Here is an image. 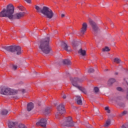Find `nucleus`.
Here are the masks:
<instances>
[{
	"label": "nucleus",
	"mask_w": 128,
	"mask_h": 128,
	"mask_svg": "<svg viewBox=\"0 0 128 128\" xmlns=\"http://www.w3.org/2000/svg\"><path fill=\"white\" fill-rule=\"evenodd\" d=\"M38 48L44 54H50L52 50V48L50 46V37H46L40 40L38 44Z\"/></svg>",
	"instance_id": "1"
},
{
	"label": "nucleus",
	"mask_w": 128,
	"mask_h": 128,
	"mask_svg": "<svg viewBox=\"0 0 128 128\" xmlns=\"http://www.w3.org/2000/svg\"><path fill=\"white\" fill-rule=\"evenodd\" d=\"M128 128V125L126 124H124L122 126V128Z\"/></svg>",
	"instance_id": "34"
},
{
	"label": "nucleus",
	"mask_w": 128,
	"mask_h": 128,
	"mask_svg": "<svg viewBox=\"0 0 128 128\" xmlns=\"http://www.w3.org/2000/svg\"><path fill=\"white\" fill-rule=\"evenodd\" d=\"M121 100V98L120 97H118L117 98H116V102H118L119 100Z\"/></svg>",
	"instance_id": "32"
},
{
	"label": "nucleus",
	"mask_w": 128,
	"mask_h": 128,
	"mask_svg": "<svg viewBox=\"0 0 128 128\" xmlns=\"http://www.w3.org/2000/svg\"><path fill=\"white\" fill-rule=\"evenodd\" d=\"M35 8L36 10L38 12L42 14H44L46 18H49V20L52 18L54 17V12L48 7L43 6L42 8V9L40 8V6H35Z\"/></svg>",
	"instance_id": "3"
},
{
	"label": "nucleus",
	"mask_w": 128,
	"mask_h": 128,
	"mask_svg": "<svg viewBox=\"0 0 128 128\" xmlns=\"http://www.w3.org/2000/svg\"><path fill=\"white\" fill-rule=\"evenodd\" d=\"M1 94L4 96H14L18 94V90L8 88H3L1 90Z\"/></svg>",
	"instance_id": "5"
},
{
	"label": "nucleus",
	"mask_w": 128,
	"mask_h": 128,
	"mask_svg": "<svg viewBox=\"0 0 128 128\" xmlns=\"http://www.w3.org/2000/svg\"><path fill=\"white\" fill-rule=\"evenodd\" d=\"M78 54H80V56H86V50H82V49L80 48L78 50Z\"/></svg>",
	"instance_id": "18"
},
{
	"label": "nucleus",
	"mask_w": 128,
	"mask_h": 128,
	"mask_svg": "<svg viewBox=\"0 0 128 128\" xmlns=\"http://www.w3.org/2000/svg\"><path fill=\"white\" fill-rule=\"evenodd\" d=\"M117 90H118L119 92H122V88H120V87H118V88H117Z\"/></svg>",
	"instance_id": "33"
},
{
	"label": "nucleus",
	"mask_w": 128,
	"mask_h": 128,
	"mask_svg": "<svg viewBox=\"0 0 128 128\" xmlns=\"http://www.w3.org/2000/svg\"><path fill=\"white\" fill-rule=\"evenodd\" d=\"M89 22L94 32H98L100 30V29L98 28V25H96V22H94V20L90 19V18H89Z\"/></svg>",
	"instance_id": "8"
},
{
	"label": "nucleus",
	"mask_w": 128,
	"mask_h": 128,
	"mask_svg": "<svg viewBox=\"0 0 128 128\" xmlns=\"http://www.w3.org/2000/svg\"><path fill=\"white\" fill-rule=\"evenodd\" d=\"M58 111V114H62L66 112V109L64 108V106L62 104H60L57 107Z\"/></svg>",
	"instance_id": "10"
},
{
	"label": "nucleus",
	"mask_w": 128,
	"mask_h": 128,
	"mask_svg": "<svg viewBox=\"0 0 128 128\" xmlns=\"http://www.w3.org/2000/svg\"><path fill=\"white\" fill-rule=\"evenodd\" d=\"M110 119H108L105 124L104 125V126L105 128L108 127V126H110Z\"/></svg>",
	"instance_id": "22"
},
{
	"label": "nucleus",
	"mask_w": 128,
	"mask_h": 128,
	"mask_svg": "<svg viewBox=\"0 0 128 128\" xmlns=\"http://www.w3.org/2000/svg\"><path fill=\"white\" fill-rule=\"evenodd\" d=\"M126 82L127 84L128 85V82H127V81H126Z\"/></svg>",
	"instance_id": "44"
},
{
	"label": "nucleus",
	"mask_w": 128,
	"mask_h": 128,
	"mask_svg": "<svg viewBox=\"0 0 128 128\" xmlns=\"http://www.w3.org/2000/svg\"><path fill=\"white\" fill-rule=\"evenodd\" d=\"M114 24L112 22L111 24V28H114Z\"/></svg>",
	"instance_id": "41"
},
{
	"label": "nucleus",
	"mask_w": 128,
	"mask_h": 128,
	"mask_svg": "<svg viewBox=\"0 0 128 128\" xmlns=\"http://www.w3.org/2000/svg\"><path fill=\"white\" fill-rule=\"evenodd\" d=\"M24 14H26V12H20L16 13L14 14L15 18H16L17 20H20V18L24 16Z\"/></svg>",
	"instance_id": "13"
},
{
	"label": "nucleus",
	"mask_w": 128,
	"mask_h": 128,
	"mask_svg": "<svg viewBox=\"0 0 128 128\" xmlns=\"http://www.w3.org/2000/svg\"><path fill=\"white\" fill-rule=\"evenodd\" d=\"M88 72L92 74V72H94V70L92 68H90L88 69Z\"/></svg>",
	"instance_id": "25"
},
{
	"label": "nucleus",
	"mask_w": 128,
	"mask_h": 128,
	"mask_svg": "<svg viewBox=\"0 0 128 128\" xmlns=\"http://www.w3.org/2000/svg\"><path fill=\"white\" fill-rule=\"evenodd\" d=\"M22 94H24L25 92H26V90L24 89H22Z\"/></svg>",
	"instance_id": "37"
},
{
	"label": "nucleus",
	"mask_w": 128,
	"mask_h": 128,
	"mask_svg": "<svg viewBox=\"0 0 128 128\" xmlns=\"http://www.w3.org/2000/svg\"><path fill=\"white\" fill-rule=\"evenodd\" d=\"M9 128H17L18 123L16 122H8Z\"/></svg>",
	"instance_id": "14"
},
{
	"label": "nucleus",
	"mask_w": 128,
	"mask_h": 128,
	"mask_svg": "<svg viewBox=\"0 0 128 128\" xmlns=\"http://www.w3.org/2000/svg\"><path fill=\"white\" fill-rule=\"evenodd\" d=\"M114 62L116 64H120V59L118 58H115L114 60Z\"/></svg>",
	"instance_id": "23"
},
{
	"label": "nucleus",
	"mask_w": 128,
	"mask_h": 128,
	"mask_svg": "<svg viewBox=\"0 0 128 128\" xmlns=\"http://www.w3.org/2000/svg\"><path fill=\"white\" fill-rule=\"evenodd\" d=\"M48 120L46 118H42L37 123H36V126H40L42 128H46V122Z\"/></svg>",
	"instance_id": "9"
},
{
	"label": "nucleus",
	"mask_w": 128,
	"mask_h": 128,
	"mask_svg": "<svg viewBox=\"0 0 128 128\" xmlns=\"http://www.w3.org/2000/svg\"><path fill=\"white\" fill-rule=\"evenodd\" d=\"M110 49L108 46L105 47L102 49V52H110Z\"/></svg>",
	"instance_id": "24"
},
{
	"label": "nucleus",
	"mask_w": 128,
	"mask_h": 128,
	"mask_svg": "<svg viewBox=\"0 0 128 128\" xmlns=\"http://www.w3.org/2000/svg\"><path fill=\"white\" fill-rule=\"evenodd\" d=\"M34 103L30 102L27 105V110L28 112H30L32 108H34Z\"/></svg>",
	"instance_id": "15"
},
{
	"label": "nucleus",
	"mask_w": 128,
	"mask_h": 128,
	"mask_svg": "<svg viewBox=\"0 0 128 128\" xmlns=\"http://www.w3.org/2000/svg\"><path fill=\"white\" fill-rule=\"evenodd\" d=\"M120 34H124V32H123L122 30L120 31Z\"/></svg>",
	"instance_id": "43"
},
{
	"label": "nucleus",
	"mask_w": 128,
	"mask_h": 128,
	"mask_svg": "<svg viewBox=\"0 0 128 128\" xmlns=\"http://www.w3.org/2000/svg\"><path fill=\"white\" fill-rule=\"evenodd\" d=\"M70 80L74 86H75V88H78V90L84 92V94H86V90H84V88L82 87L79 86L77 82H78V80H80L78 78H70Z\"/></svg>",
	"instance_id": "6"
},
{
	"label": "nucleus",
	"mask_w": 128,
	"mask_h": 128,
	"mask_svg": "<svg viewBox=\"0 0 128 128\" xmlns=\"http://www.w3.org/2000/svg\"><path fill=\"white\" fill-rule=\"evenodd\" d=\"M60 114L58 112H57L56 114V118H60Z\"/></svg>",
	"instance_id": "31"
},
{
	"label": "nucleus",
	"mask_w": 128,
	"mask_h": 128,
	"mask_svg": "<svg viewBox=\"0 0 128 128\" xmlns=\"http://www.w3.org/2000/svg\"><path fill=\"white\" fill-rule=\"evenodd\" d=\"M38 106H40V104H38Z\"/></svg>",
	"instance_id": "46"
},
{
	"label": "nucleus",
	"mask_w": 128,
	"mask_h": 128,
	"mask_svg": "<svg viewBox=\"0 0 128 128\" xmlns=\"http://www.w3.org/2000/svg\"><path fill=\"white\" fill-rule=\"evenodd\" d=\"M8 114V111L6 110H3L0 112V114H2V116H6Z\"/></svg>",
	"instance_id": "21"
},
{
	"label": "nucleus",
	"mask_w": 128,
	"mask_h": 128,
	"mask_svg": "<svg viewBox=\"0 0 128 128\" xmlns=\"http://www.w3.org/2000/svg\"><path fill=\"white\" fill-rule=\"evenodd\" d=\"M88 24H86V22L83 23V24H82V28L80 32V34H86V32Z\"/></svg>",
	"instance_id": "12"
},
{
	"label": "nucleus",
	"mask_w": 128,
	"mask_h": 128,
	"mask_svg": "<svg viewBox=\"0 0 128 128\" xmlns=\"http://www.w3.org/2000/svg\"><path fill=\"white\" fill-rule=\"evenodd\" d=\"M76 100L78 104H79V106L82 105V98H80V96H76Z\"/></svg>",
	"instance_id": "16"
},
{
	"label": "nucleus",
	"mask_w": 128,
	"mask_h": 128,
	"mask_svg": "<svg viewBox=\"0 0 128 128\" xmlns=\"http://www.w3.org/2000/svg\"><path fill=\"white\" fill-rule=\"evenodd\" d=\"M62 96V98L64 99L66 98V94H64Z\"/></svg>",
	"instance_id": "38"
},
{
	"label": "nucleus",
	"mask_w": 128,
	"mask_h": 128,
	"mask_svg": "<svg viewBox=\"0 0 128 128\" xmlns=\"http://www.w3.org/2000/svg\"><path fill=\"white\" fill-rule=\"evenodd\" d=\"M56 34H58V32H57V31H56Z\"/></svg>",
	"instance_id": "45"
},
{
	"label": "nucleus",
	"mask_w": 128,
	"mask_h": 128,
	"mask_svg": "<svg viewBox=\"0 0 128 128\" xmlns=\"http://www.w3.org/2000/svg\"><path fill=\"white\" fill-rule=\"evenodd\" d=\"M116 82V80L114 78H110L108 80V84L109 86H112L114 82Z\"/></svg>",
	"instance_id": "20"
},
{
	"label": "nucleus",
	"mask_w": 128,
	"mask_h": 128,
	"mask_svg": "<svg viewBox=\"0 0 128 128\" xmlns=\"http://www.w3.org/2000/svg\"><path fill=\"white\" fill-rule=\"evenodd\" d=\"M61 46L62 48H64V50H66V52H72V48H70V46H68V44L65 42H62Z\"/></svg>",
	"instance_id": "11"
},
{
	"label": "nucleus",
	"mask_w": 128,
	"mask_h": 128,
	"mask_svg": "<svg viewBox=\"0 0 128 128\" xmlns=\"http://www.w3.org/2000/svg\"><path fill=\"white\" fill-rule=\"evenodd\" d=\"M50 108H46L44 109V114L45 116H48L50 114Z\"/></svg>",
	"instance_id": "17"
},
{
	"label": "nucleus",
	"mask_w": 128,
	"mask_h": 128,
	"mask_svg": "<svg viewBox=\"0 0 128 128\" xmlns=\"http://www.w3.org/2000/svg\"><path fill=\"white\" fill-rule=\"evenodd\" d=\"M4 50H5L7 52H16V54H22V48L20 46H4Z\"/></svg>",
	"instance_id": "4"
},
{
	"label": "nucleus",
	"mask_w": 128,
	"mask_h": 128,
	"mask_svg": "<svg viewBox=\"0 0 128 128\" xmlns=\"http://www.w3.org/2000/svg\"><path fill=\"white\" fill-rule=\"evenodd\" d=\"M12 68L14 70H16L18 68V66L16 65H12Z\"/></svg>",
	"instance_id": "30"
},
{
	"label": "nucleus",
	"mask_w": 128,
	"mask_h": 128,
	"mask_svg": "<svg viewBox=\"0 0 128 128\" xmlns=\"http://www.w3.org/2000/svg\"><path fill=\"white\" fill-rule=\"evenodd\" d=\"M18 8L20 10H24V9L22 8V6H18Z\"/></svg>",
	"instance_id": "35"
},
{
	"label": "nucleus",
	"mask_w": 128,
	"mask_h": 128,
	"mask_svg": "<svg viewBox=\"0 0 128 128\" xmlns=\"http://www.w3.org/2000/svg\"><path fill=\"white\" fill-rule=\"evenodd\" d=\"M26 2H28V4H30V0H24Z\"/></svg>",
	"instance_id": "36"
},
{
	"label": "nucleus",
	"mask_w": 128,
	"mask_h": 128,
	"mask_svg": "<svg viewBox=\"0 0 128 128\" xmlns=\"http://www.w3.org/2000/svg\"><path fill=\"white\" fill-rule=\"evenodd\" d=\"M19 128H26V127L24 124H20L18 125Z\"/></svg>",
	"instance_id": "28"
},
{
	"label": "nucleus",
	"mask_w": 128,
	"mask_h": 128,
	"mask_svg": "<svg viewBox=\"0 0 128 128\" xmlns=\"http://www.w3.org/2000/svg\"><path fill=\"white\" fill-rule=\"evenodd\" d=\"M62 62L64 64H66L67 66H68L70 64H71L72 62H70V60L68 59H65L62 60Z\"/></svg>",
	"instance_id": "19"
},
{
	"label": "nucleus",
	"mask_w": 128,
	"mask_h": 128,
	"mask_svg": "<svg viewBox=\"0 0 128 128\" xmlns=\"http://www.w3.org/2000/svg\"><path fill=\"white\" fill-rule=\"evenodd\" d=\"M106 112L108 114H110V109L107 110Z\"/></svg>",
	"instance_id": "40"
},
{
	"label": "nucleus",
	"mask_w": 128,
	"mask_h": 128,
	"mask_svg": "<svg viewBox=\"0 0 128 128\" xmlns=\"http://www.w3.org/2000/svg\"><path fill=\"white\" fill-rule=\"evenodd\" d=\"M14 8L12 5L9 4L6 6V8H4L0 12V18H8L10 20H14Z\"/></svg>",
	"instance_id": "2"
},
{
	"label": "nucleus",
	"mask_w": 128,
	"mask_h": 128,
	"mask_svg": "<svg viewBox=\"0 0 128 128\" xmlns=\"http://www.w3.org/2000/svg\"><path fill=\"white\" fill-rule=\"evenodd\" d=\"M78 42H72V46L74 48H76V46H78Z\"/></svg>",
	"instance_id": "29"
},
{
	"label": "nucleus",
	"mask_w": 128,
	"mask_h": 128,
	"mask_svg": "<svg viewBox=\"0 0 128 128\" xmlns=\"http://www.w3.org/2000/svg\"><path fill=\"white\" fill-rule=\"evenodd\" d=\"M105 110H108L109 109L108 106H106L104 108Z\"/></svg>",
	"instance_id": "39"
},
{
	"label": "nucleus",
	"mask_w": 128,
	"mask_h": 128,
	"mask_svg": "<svg viewBox=\"0 0 128 128\" xmlns=\"http://www.w3.org/2000/svg\"><path fill=\"white\" fill-rule=\"evenodd\" d=\"M61 124L64 126H74V124L72 120V117H68L64 120V122H62Z\"/></svg>",
	"instance_id": "7"
},
{
	"label": "nucleus",
	"mask_w": 128,
	"mask_h": 128,
	"mask_svg": "<svg viewBox=\"0 0 128 128\" xmlns=\"http://www.w3.org/2000/svg\"><path fill=\"white\" fill-rule=\"evenodd\" d=\"M61 16H62V18H64V14H61Z\"/></svg>",
	"instance_id": "42"
},
{
	"label": "nucleus",
	"mask_w": 128,
	"mask_h": 128,
	"mask_svg": "<svg viewBox=\"0 0 128 128\" xmlns=\"http://www.w3.org/2000/svg\"><path fill=\"white\" fill-rule=\"evenodd\" d=\"M128 114V112L126 111H124L122 112L120 114V116H124L125 114Z\"/></svg>",
	"instance_id": "26"
},
{
	"label": "nucleus",
	"mask_w": 128,
	"mask_h": 128,
	"mask_svg": "<svg viewBox=\"0 0 128 128\" xmlns=\"http://www.w3.org/2000/svg\"><path fill=\"white\" fill-rule=\"evenodd\" d=\"M98 90H99L98 88V87L94 88V92H96V94H98Z\"/></svg>",
	"instance_id": "27"
}]
</instances>
